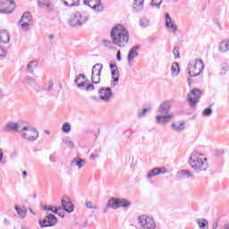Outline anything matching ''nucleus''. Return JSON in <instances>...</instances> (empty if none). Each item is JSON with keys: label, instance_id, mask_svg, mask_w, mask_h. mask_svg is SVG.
I'll list each match as a JSON object with an SVG mask.
<instances>
[{"label": "nucleus", "instance_id": "32", "mask_svg": "<svg viewBox=\"0 0 229 229\" xmlns=\"http://www.w3.org/2000/svg\"><path fill=\"white\" fill-rule=\"evenodd\" d=\"M65 6H80V0H62Z\"/></svg>", "mask_w": 229, "mask_h": 229}, {"label": "nucleus", "instance_id": "59", "mask_svg": "<svg viewBox=\"0 0 229 229\" xmlns=\"http://www.w3.org/2000/svg\"><path fill=\"white\" fill-rule=\"evenodd\" d=\"M49 161L50 162H56V157H55L54 155H50Z\"/></svg>", "mask_w": 229, "mask_h": 229}, {"label": "nucleus", "instance_id": "54", "mask_svg": "<svg viewBox=\"0 0 229 229\" xmlns=\"http://www.w3.org/2000/svg\"><path fill=\"white\" fill-rule=\"evenodd\" d=\"M55 214H57V216H59V217H62V218L65 217V212H64V211L57 210V213H55Z\"/></svg>", "mask_w": 229, "mask_h": 229}, {"label": "nucleus", "instance_id": "48", "mask_svg": "<svg viewBox=\"0 0 229 229\" xmlns=\"http://www.w3.org/2000/svg\"><path fill=\"white\" fill-rule=\"evenodd\" d=\"M21 28L24 31H28V30H30V23L28 21H23L21 23Z\"/></svg>", "mask_w": 229, "mask_h": 229}, {"label": "nucleus", "instance_id": "30", "mask_svg": "<svg viewBox=\"0 0 229 229\" xmlns=\"http://www.w3.org/2000/svg\"><path fill=\"white\" fill-rule=\"evenodd\" d=\"M172 74L173 76H178L180 74V64L177 62L172 64Z\"/></svg>", "mask_w": 229, "mask_h": 229}, {"label": "nucleus", "instance_id": "62", "mask_svg": "<svg viewBox=\"0 0 229 229\" xmlns=\"http://www.w3.org/2000/svg\"><path fill=\"white\" fill-rule=\"evenodd\" d=\"M3 149L0 148V162H3V157H4Z\"/></svg>", "mask_w": 229, "mask_h": 229}, {"label": "nucleus", "instance_id": "28", "mask_svg": "<svg viewBox=\"0 0 229 229\" xmlns=\"http://www.w3.org/2000/svg\"><path fill=\"white\" fill-rule=\"evenodd\" d=\"M171 128L172 130H174V131H183V130H185V123H172L171 124Z\"/></svg>", "mask_w": 229, "mask_h": 229}, {"label": "nucleus", "instance_id": "33", "mask_svg": "<svg viewBox=\"0 0 229 229\" xmlns=\"http://www.w3.org/2000/svg\"><path fill=\"white\" fill-rule=\"evenodd\" d=\"M43 210H49L50 212H53L54 214H58V210H62V208H60V207L53 208L51 205H45L43 207Z\"/></svg>", "mask_w": 229, "mask_h": 229}, {"label": "nucleus", "instance_id": "60", "mask_svg": "<svg viewBox=\"0 0 229 229\" xmlns=\"http://www.w3.org/2000/svg\"><path fill=\"white\" fill-rule=\"evenodd\" d=\"M109 67H110L111 71H114V70L117 69V65H115L112 63L109 64Z\"/></svg>", "mask_w": 229, "mask_h": 229}, {"label": "nucleus", "instance_id": "43", "mask_svg": "<svg viewBox=\"0 0 229 229\" xmlns=\"http://www.w3.org/2000/svg\"><path fill=\"white\" fill-rule=\"evenodd\" d=\"M148 113V108H143V110H138V117H144Z\"/></svg>", "mask_w": 229, "mask_h": 229}, {"label": "nucleus", "instance_id": "52", "mask_svg": "<svg viewBox=\"0 0 229 229\" xmlns=\"http://www.w3.org/2000/svg\"><path fill=\"white\" fill-rule=\"evenodd\" d=\"M86 85H87V82H85V81L81 82V83H77L78 89H85V86H86Z\"/></svg>", "mask_w": 229, "mask_h": 229}, {"label": "nucleus", "instance_id": "50", "mask_svg": "<svg viewBox=\"0 0 229 229\" xmlns=\"http://www.w3.org/2000/svg\"><path fill=\"white\" fill-rule=\"evenodd\" d=\"M112 78L119 76V71L116 69L111 70Z\"/></svg>", "mask_w": 229, "mask_h": 229}, {"label": "nucleus", "instance_id": "8", "mask_svg": "<svg viewBox=\"0 0 229 229\" xmlns=\"http://www.w3.org/2000/svg\"><path fill=\"white\" fill-rule=\"evenodd\" d=\"M139 223L144 229H156L157 224L152 217L147 216H139Z\"/></svg>", "mask_w": 229, "mask_h": 229}, {"label": "nucleus", "instance_id": "61", "mask_svg": "<svg viewBox=\"0 0 229 229\" xmlns=\"http://www.w3.org/2000/svg\"><path fill=\"white\" fill-rule=\"evenodd\" d=\"M89 157H90L91 160H96V158H98V155L91 154Z\"/></svg>", "mask_w": 229, "mask_h": 229}, {"label": "nucleus", "instance_id": "17", "mask_svg": "<svg viewBox=\"0 0 229 229\" xmlns=\"http://www.w3.org/2000/svg\"><path fill=\"white\" fill-rule=\"evenodd\" d=\"M55 89V83L52 80H49L45 86H39L38 89H36L37 92H42L44 90L45 92H51Z\"/></svg>", "mask_w": 229, "mask_h": 229}, {"label": "nucleus", "instance_id": "35", "mask_svg": "<svg viewBox=\"0 0 229 229\" xmlns=\"http://www.w3.org/2000/svg\"><path fill=\"white\" fill-rule=\"evenodd\" d=\"M140 26L141 28H148L149 26V20L148 18H141L140 20Z\"/></svg>", "mask_w": 229, "mask_h": 229}, {"label": "nucleus", "instance_id": "13", "mask_svg": "<svg viewBox=\"0 0 229 229\" xmlns=\"http://www.w3.org/2000/svg\"><path fill=\"white\" fill-rule=\"evenodd\" d=\"M171 111V101L166 100L160 104L158 112L162 114V115H169V112Z\"/></svg>", "mask_w": 229, "mask_h": 229}, {"label": "nucleus", "instance_id": "42", "mask_svg": "<svg viewBox=\"0 0 229 229\" xmlns=\"http://www.w3.org/2000/svg\"><path fill=\"white\" fill-rule=\"evenodd\" d=\"M64 142H65L66 145L69 146V148H74V142H72V140H71V138H65Z\"/></svg>", "mask_w": 229, "mask_h": 229}, {"label": "nucleus", "instance_id": "51", "mask_svg": "<svg viewBox=\"0 0 229 229\" xmlns=\"http://www.w3.org/2000/svg\"><path fill=\"white\" fill-rule=\"evenodd\" d=\"M47 8L48 13L55 12V7H53V5H51V4H47Z\"/></svg>", "mask_w": 229, "mask_h": 229}, {"label": "nucleus", "instance_id": "56", "mask_svg": "<svg viewBox=\"0 0 229 229\" xmlns=\"http://www.w3.org/2000/svg\"><path fill=\"white\" fill-rule=\"evenodd\" d=\"M87 208H97L96 207H92V202L88 201L86 202Z\"/></svg>", "mask_w": 229, "mask_h": 229}, {"label": "nucleus", "instance_id": "1", "mask_svg": "<svg viewBox=\"0 0 229 229\" xmlns=\"http://www.w3.org/2000/svg\"><path fill=\"white\" fill-rule=\"evenodd\" d=\"M110 37L113 43L119 47H126L130 40V33L122 24H117L111 30Z\"/></svg>", "mask_w": 229, "mask_h": 229}, {"label": "nucleus", "instance_id": "37", "mask_svg": "<svg viewBox=\"0 0 229 229\" xmlns=\"http://www.w3.org/2000/svg\"><path fill=\"white\" fill-rule=\"evenodd\" d=\"M212 112H213L212 107H207L203 110L202 115L204 117H210V115H212Z\"/></svg>", "mask_w": 229, "mask_h": 229}, {"label": "nucleus", "instance_id": "16", "mask_svg": "<svg viewBox=\"0 0 229 229\" xmlns=\"http://www.w3.org/2000/svg\"><path fill=\"white\" fill-rule=\"evenodd\" d=\"M144 10V0H134L132 4V13H139Z\"/></svg>", "mask_w": 229, "mask_h": 229}, {"label": "nucleus", "instance_id": "12", "mask_svg": "<svg viewBox=\"0 0 229 229\" xmlns=\"http://www.w3.org/2000/svg\"><path fill=\"white\" fill-rule=\"evenodd\" d=\"M139 49H140V45H136L132 47L128 53L127 60L129 65H131V60H134V58H137L139 56Z\"/></svg>", "mask_w": 229, "mask_h": 229}, {"label": "nucleus", "instance_id": "36", "mask_svg": "<svg viewBox=\"0 0 229 229\" xmlns=\"http://www.w3.org/2000/svg\"><path fill=\"white\" fill-rule=\"evenodd\" d=\"M62 131L63 133H69L71 131V123H64L62 126Z\"/></svg>", "mask_w": 229, "mask_h": 229}, {"label": "nucleus", "instance_id": "2", "mask_svg": "<svg viewBox=\"0 0 229 229\" xmlns=\"http://www.w3.org/2000/svg\"><path fill=\"white\" fill-rule=\"evenodd\" d=\"M190 165L194 171L198 173L201 171H207L208 169V164L207 163V157L204 159L198 157V152H194L191 154L190 157Z\"/></svg>", "mask_w": 229, "mask_h": 229}, {"label": "nucleus", "instance_id": "25", "mask_svg": "<svg viewBox=\"0 0 229 229\" xmlns=\"http://www.w3.org/2000/svg\"><path fill=\"white\" fill-rule=\"evenodd\" d=\"M31 21H33V16H31V13H30V12H25L21 17L19 24H21V22H31Z\"/></svg>", "mask_w": 229, "mask_h": 229}, {"label": "nucleus", "instance_id": "34", "mask_svg": "<svg viewBox=\"0 0 229 229\" xmlns=\"http://www.w3.org/2000/svg\"><path fill=\"white\" fill-rule=\"evenodd\" d=\"M72 201L71 200V198L67 197V196H64L61 199V205L64 208L67 207V205L72 204Z\"/></svg>", "mask_w": 229, "mask_h": 229}, {"label": "nucleus", "instance_id": "29", "mask_svg": "<svg viewBox=\"0 0 229 229\" xmlns=\"http://www.w3.org/2000/svg\"><path fill=\"white\" fill-rule=\"evenodd\" d=\"M131 206V202H129L128 199H121L119 198V208H130V207Z\"/></svg>", "mask_w": 229, "mask_h": 229}, {"label": "nucleus", "instance_id": "39", "mask_svg": "<svg viewBox=\"0 0 229 229\" xmlns=\"http://www.w3.org/2000/svg\"><path fill=\"white\" fill-rule=\"evenodd\" d=\"M23 139H25V140H29V142H35V140H37V137L35 136H30L28 137V133L23 132L22 134Z\"/></svg>", "mask_w": 229, "mask_h": 229}, {"label": "nucleus", "instance_id": "14", "mask_svg": "<svg viewBox=\"0 0 229 229\" xmlns=\"http://www.w3.org/2000/svg\"><path fill=\"white\" fill-rule=\"evenodd\" d=\"M165 173H167V169H165V167H156L148 172V174H147V178L149 180L155 176H158V174H165Z\"/></svg>", "mask_w": 229, "mask_h": 229}, {"label": "nucleus", "instance_id": "46", "mask_svg": "<svg viewBox=\"0 0 229 229\" xmlns=\"http://www.w3.org/2000/svg\"><path fill=\"white\" fill-rule=\"evenodd\" d=\"M6 49L3 47H0V58H4L6 56Z\"/></svg>", "mask_w": 229, "mask_h": 229}, {"label": "nucleus", "instance_id": "40", "mask_svg": "<svg viewBox=\"0 0 229 229\" xmlns=\"http://www.w3.org/2000/svg\"><path fill=\"white\" fill-rule=\"evenodd\" d=\"M164 0H155L154 4H153V0L150 2V5L153 7V8H157V9H160V6L162 5V3H163Z\"/></svg>", "mask_w": 229, "mask_h": 229}, {"label": "nucleus", "instance_id": "47", "mask_svg": "<svg viewBox=\"0 0 229 229\" xmlns=\"http://www.w3.org/2000/svg\"><path fill=\"white\" fill-rule=\"evenodd\" d=\"M96 87H94V84H88L87 87L85 88L86 92H92Z\"/></svg>", "mask_w": 229, "mask_h": 229}, {"label": "nucleus", "instance_id": "22", "mask_svg": "<svg viewBox=\"0 0 229 229\" xmlns=\"http://www.w3.org/2000/svg\"><path fill=\"white\" fill-rule=\"evenodd\" d=\"M14 208H15L17 214L21 217V219L26 218V216L28 214V208H21V207L15 205Z\"/></svg>", "mask_w": 229, "mask_h": 229}, {"label": "nucleus", "instance_id": "5", "mask_svg": "<svg viewBox=\"0 0 229 229\" xmlns=\"http://www.w3.org/2000/svg\"><path fill=\"white\" fill-rule=\"evenodd\" d=\"M201 94H203L201 89L195 88L191 89L187 95L186 99L191 108H195L198 103H199V98H201Z\"/></svg>", "mask_w": 229, "mask_h": 229}, {"label": "nucleus", "instance_id": "31", "mask_svg": "<svg viewBox=\"0 0 229 229\" xmlns=\"http://www.w3.org/2000/svg\"><path fill=\"white\" fill-rule=\"evenodd\" d=\"M179 176H181V178H192V176H194L191 171L189 170H185L182 169L181 171L178 172Z\"/></svg>", "mask_w": 229, "mask_h": 229}, {"label": "nucleus", "instance_id": "7", "mask_svg": "<svg viewBox=\"0 0 229 229\" xmlns=\"http://www.w3.org/2000/svg\"><path fill=\"white\" fill-rule=\"evenodd\" d=\"M101 71H103V64H96L92 67L91 81L93 85H99L101 83Z\"/></svg>", "mask_w": 229, "mask_h": 229}, {"label": "nucleus", "instance_id": "41", "mask_svg": "<svg viewBox=\"0 0 229 229\" xmlns=\"http://www.w3.org/2000/svg\"><path fill=\"white\" fill-rule=\"evenodd\" d=\"M49 4V0H38V6L40 8H44V6H47Z\"/></svg>", "mask_w": 229, "mask_h": 229}, {"label": "nucleus", "instance_id": "18", "mask_svg": "<svg viewBox=\"0 0 229 229\" xmlns=\"http://www.w3.org/2000/svg\"><path fill=\"white\" fill-rule=\"evenodd\" d=\"M157 124H165L166 123H169L171 119H173V114H164V115H157Z\"/></svg>", "mask_w": 229, "mask_h": 229}, {"label": "nucleus", "instance_id": "21", "mask_svg": "<svg viewBox=\"0 0 229 229\" xmlns=\"http://www.w3.org/2000/svg\"><path fill=\"white\" fill-rule=\"evenodd\" d=\"M25 82H27L28 85H30V87H33L35 90H37V89L40 87V84H38V82L37 81V79L30 76L25 77Z\"/></svg>", "mask_w": 229, "mask_h": 229}, {"label": "nucleus", "instance_id": "20", "mask_svg": "<svg viewBox=\"0 0 229 229\" xmlns=\"http://www.w3.org/2000/svg\"><path fill=\"white\" fill-rule=\"evenodd\" d=\"M10 42V33L8 30H0V44H8Z\"/></svg>", "mask_w": 229, "mask_h": 229}, {"label": "nucleus", "instance_id": "15", "mask_svg": "<svg viewBox=\"0 0 229 229\" xmlns=\"http://www.w3.org/2000/svg\"><path fill=\"white\" fill-rule=\"evenodd\" d=\"M165 28H169L170 30H173V33H176V31H178V26L173 22V18H171L168 13H165Z\"/></svg>", "mask_w": 229, "mask_h": 229}, {"label": "nucleus", "instance_id": "10", "mask_svg": "<svg viewBox=\"0 0 229 229\" xmlns=\"http://www.w3.org/2000/svg\"><path fill=\"white\" fill-rule=\"evenodd\" d=\"M99 98L102 101H105L106 103H108L114 96V92H112V88H100L98 90Z\"/></svg>", "mask_w": 229, "mask_h": 229}, {"label": "nucleus", "instance_id": "63", "mask_svg": "<svg viewBox=\"0 0 229 229\" xmlns=\"http://www.w3.org/2000/svg\"><path fill=\"white\" fill-rule=\"evenodd\" d=\"M79 78H82V80H85V78H87V76H85V74H83V73H80L79 74Z\"/></svg>", "mask_w": 229, "mask_h": 229}, {"label": "nucleus", "instance_id": "38", "mask_svg": "<svg viewBox=\"0 0 229 229\" xmlns=\"http://www.w3.org/2000/svg\"><path fill=\"white\" fill-rule=\"evenodd\" d=\"M63 208L68 214H71L72 212H74V205H72V202L71 204H67V206H65Z\"/></svg>", "mask_w": 229, "mask_h": 229}, {"label": "nucleus", "instance_id": "57", "mask_svg": "<svg viewBox=\"0 0 229 229\" xmlns=\"http://www.w3.org/2000/svg\"><path fill=\"white\" fill-rule=\"evenodd\" d=\"M222 155H225V150H217L216 153V157H222Z\"/></svg>", "mask_w": 229, "mask_h": 229}, {"label": "nucleus", "instance_id": "9", "mask_svg": "<svg viewBox=\"0 0 229 229\" xmlns=\"http://www.w3.org/2000/svg\"><path fill=\"white\" fill-rule=\"evenodd\" d=\"M84 4L94 10V12H103L105 10L101 0H84Z\"/></svg>", "mask_w": 229, "mask_h": 229}, {"label": "nucleus", "instance_id": "44", "mask_svg": "<svg viewBox=\"0 0 229 229\" xmlns=\"http://www.w3.org/2000/svg\"><path fill=\"white\" fill-rule=\"evenodd\" d=\"M174 55L175 58H180V47H174L173 50Z\"/></svg>", "mask_w": 229, "mask_h": 229}, {"label": "nucleus", "instance_id": "3", "mask_svg": "<svg viewBox=\"0 0 229 229\" xmlns=\"http://www.w3.org/2000/svg\"><path fill=\"white\" fill-rule=\"evenodd\" d=\"M188 74L191 78H196L199 76L201 72H203V69H205V64H203V60L195 59L194 64H188Z\"/></svg>", "mask_w": 229, "mask_h": 229}, {"label": "nucleus", "instance_id": "53", "mask_svg": "<svg viewBox=\"0 0 229 229\" xmlns=\"http://www.w3.org/2000/svg\"><path fill=\"white\" fill-rule=\"evenodd\" d=\"M30 131H31L32 133H36L37 139H38V131H37V129L35 127H32L30 129Z\"/></svg>", "mask_w": 229, "mask_h": 229}, {"label": "nucleus", "instance_id": "23", "mask_svg": "<svg viewBox=\"0 0 229 229\" xmlns=\"http://www.w3.org/2000/svg\"><path fill=\"white\" fill-rule=\"evenodd\" d=\"M37 67H38V62L30 61L27 64V72H30V74H33V72H35V69H37Z\"/></svg>", "mask_w": 229, "mask_h": 229}, {"label": "nucleus", "instance_id": "27", "mask_svg": "<svg viewBox=\"0 0 229 229\" xmlns=\"http://www.w3.org/2000/svg\"><path fill=\"white\" fill-rule=\"evenodd\" d=\"M74 164L76 167H79V169H81L83 165H85V159H82L81 157H77L72 160V165Z\"/></svg>", "mask_w": 229, "mask_h": 229}, {"label": "nucleus", "instance_id": "49", "mask_svg": "<svg viewBox=\"0 0 229 229\" xmlns=\"http://www.w3.org/2000/svg\"><path fill=\"white\" fill-rule=\"evenodd\" d=\"M113 42H114V39H112V41L106 40V39L103 40V44L106 46V47H109V49H114V47L108 46V44H114Z\"/></svg>", "mask_w": 229, "mask_h": 229}, {"label": "nucleus", "instance_id": "26", "mask_svg": "<svg viewBox=\"0 0 229 229\" xmlns=\"http://www.w3.org/2000/svg\"><path fill=\"white\" fill-rule=\"evenodd\" d=\"M218 51L220 53H226L229 51V39L227 41H222L218 47Z\"/></svg>", "mask_w": 229, "mask_h": 229}, {"label": "nucleus", "instance_id": "55", "mask_svg": "<svg viewBox=\"0 0 229 229\" xmlns=\"http://www.w3.org/2000/svg\"><path fill=\"white\" fill-rule=\"evenodd\" d=\"M218 226H219V221L216 220V222L213 223L212 229H217Z\"/></svg>", "mask_w": 229, "mask_h": 229}, {"label": "nucleus", "instance_id": "64", "mask_svg": "<svg viewBox=\"0 0 229 229\" xmlns=\"http://www.w3.org/2000/svg\"><path fill=\"white\" fill-rule=\"evenodd\" d=\"M224 229H229V224L228 223H225L224 225Z\"/></svg>", "mask_w": 229, "mask_h": 229}, {"label": "nucleus", "instance_id": "45", "mask_svg": "<svg viewBox=\"0 0 229 229\" xmlns=\"http://www.w3.org/2000/svg\"><path fill=\"white\" fill-rule=\"evenodd\" d=\"M113 78V81L111 82L112 87H116L117 83H119V75H117L116 77H112Z\"/></svg>", "mask_w": 229, "mask_h": 229}, {"label": "nucleus", "instance_id": "24", "mask_svg": "<svg viewBox=\"0 0 229 229\" xmlns=\"http://www.w3.org/2000/svg\"><path fill=\"white\" fill-rule=\"evenodd\" d=\"M196 223L200 229H208V220L206 218H198Z\"/></svg>", "mask_w": 229, "mask_h": 229}, {"label": "nucleus", "instance_id": "19", "mask_svg": "<svg viewBox=\"0 0 229 229\" xmlns=\"http://www.w3.org/2000/svg\"><path fill=\"white\" fill-rule=\"evenodd\" d=\"M107 208L117 210L119 208V198L112 197L107 200Z\"/></svg>", "mask_w": 229, "mask_h": 229}, {"label": "nucleus", "instance_id": "4", "mask_svg": "<svg viewBox=\"0 0 229 229\" xmlns=\"http://www.w3.org/2000/svg\"><path fill=\"white\" fill-rule=\"evenodd\" d=\"M88 21L89 14L77 12L71 16L69 24L72 28H76L77 26H83Z\"/></svg>", "mask_w": 229, "mask_h": 229}, {"label": "nucleus", "instance_id": "58", "mask_svg": "<svg viewBox=\"0 0 229 229\" xmlns=\"http://www.w3.org/2000/svg\"><path fill=\"white\" fill-rule=\"evenodd\" d=\"M116 60H118V62H121V50H118L116 53Z\"/></svg>", "mask_w": 229, "mask_h": 229}, {"label": "nucleus", "instance_id": "11", "mask_svg": "<svg viewBox=\"0 0 229 229\" xmlns=\"http://www.w3.org/2000/svg\"><path fill=\"white\" fill-rule=\"evenodd\" d=\"M21 128V125L19 123H13V122H8L4 127V131L10 133L12 131H14L15 133H21V131L19 130Z\"/></svg>", "mask_w": 229, "mask_h": 229}, {"label": "nucleus", "instance_id": "6", "mask_svg": "<svg viewBox=\"0 0 229 229\" xmlns=\"http://www.w3.org/2000/svg\"><path fill=\"white\" fill-rule=\"evenodd\" d=\"M58 223V218L54 214L47 215L43 219L38 221L40 228H49Z\"/></svg>", "mask_w": 229, "mask_h": 229}]
</instances>
